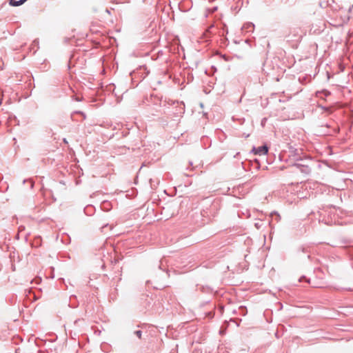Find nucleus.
<instances>
[{
    "label": "nucleus",
    "mask_w": 353,
    "mask_h": 353,
    "mask_svg": "<svg viewBox=\"0 0 353 353\" xmlns=\"http://www.w3.org/2000/svg\"><path fill=\"white\" fill-rule=\"evenodd\" d=\"M143 1H145V0H143Z\"/></svg>",
    "instance_id": "nucleus-4"
},
{
    "label": "nucleus",
    "mask_w": 353,
    "mask_h": 353,
    "mask_svg": "<svg viewBox=\"0 0 353 353\" xmlns=\"http://www.w3.org/2000/svg\"><path fill=\"white\" fill-rule=\"evenodd\" d=\"M254 150L255 151V154L259 155L265 154L268 151V147L265 145L258 147Z\"/></svg>",
    "instance_id": "nucleus-1"
},
{
    "label": "nucleus",
    "mask_w": 353,
    "mask_h": 353,
    "mask_svg": "<svg viewBox=\"0 0 353 353\" xmlns=\"http://www.w3.org/2000/svg\"><path fill=\"white\" fill-rule=\"evenodd\" d=\"M135 334L139 339L141 338V332L140 330L136 331Z\"/></svg>",
    "instance_id": "nucleus-3"
},
{
    "label": "nucleus",
    "mask_w": 353,
    "mask_h": 353,
    "mask_svg": "<svg viewBox=\"0 0 353 353\" xmlns=\"http://www.w3.org/2000/svg\"><path fill=\"white\" fill-rule=\"evenodd\" d=\"M26 0H10V4L13 6L22 5Z\"/></svg>",
    "instance_id": "nucleus-2"
}]
</instances>
